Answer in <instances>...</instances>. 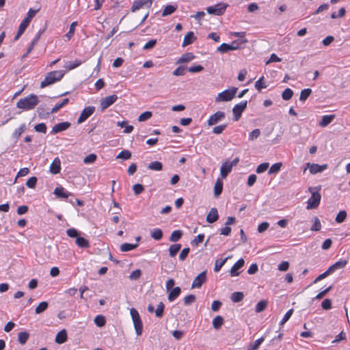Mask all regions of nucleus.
<instances>
[{
  "label": "nucleus",
  "instance_id": "1",
  "mask_svg": "<svg viewBox=\"0 0 350 350\" xmlns=\"http://www.w3.org/2000/svg\"><path fill=\"white\" fill-rule=\"evenodd\" d=\"M38 103V97L36 94H31L25 98H20L16 103V107L19 109L29 111L34 109Z\"/></svg>",
  "mask_w": 350,
  "mask_h": 350
},
{
  "label": "nucleus",
  "instance_id": "2",
  "mask_svg": "<svg viewBox=\"0 0 350 350\" xmlns=\"http://www.w3.org/2000/svg\"><path fill=\"white\" fill-rule=\"evenodd\" d=\"M64 74V70H54L48 72L45 76L44 79L41 82L40 88H44L60 81L63 78Z\"/></svg>",
  "mask_w": 350,
  "mask_h": 350
},
{
  "label": "nucleus",
  "instance_id": "3",
  "mask_svg": "<svg viewBox=\"0 0 350 350\" xmlns=\"http://www.w3.org/2000/svg\"><path fill=\"white\" fill-rule=\"evenodd\" d=\"M320 189L321 187H309L308 190L311 193V196L307 202L306 208L308 210L317 208L319 206L321 199Z\"/></svg>",
  "mask_w": 350,
  "mask_h": 350
},
{
  "label": "nucleus",
  "instance_id": "4",
  "mask_svg": "<svg viewBox=\"0 0 350 350\" xmlns=\"http://www.w3.org/2000/svg\"><path fill=\"white\" fill-rule=\"evenodd\" d=\"M37 12V10H35L32 8L29 10L27 16L22 21L19 25L17 33L14 38V41H16L20 38L27 27L29 26L31 18L36 15Z\"/></svg>",
  "mask_w": 350,
  "mask_h": 350
},
{
  "label": "nucleus",
  "instance_id": "5",
  "mask_svg": "<svg viewBox=\"0 0 350 350\" xmlns=\"http://www.w3.org/2000/svg\"><path fill=\"white\" fill-rule=\"evenodd\" d=\"M130 314L133 323L135 333L141 336L143 332V323L138 311L134 308L130 309Z\"/></svg>",
  "mask_w": 350,
  "mask_h": 350
},
{
  "label": "nucleus",
  "instance_id": "6",
  "mask_svg": "<svg viewBox=\"0 0 350 350\" xmlns=\"http://www.w3.org/2000/svg\"><path fill=\"white\" fill-rule=\"evenodd\" d=\"M237 88L232 87L218 94L215 98V102L230 101L232 100L237 92Z\"/></svg>",
  "mask_w": 350,
  "mask_h": 350
},
{
  "label": "nucleus",
  "instance_id": "7",
  "mask_svg": "<svg viewBox=\"0 0 350 350\" xmlns=\"http://www.w3.org/2000/svg\"><path fill=\"white\" fill-rule=\"evenodd\" d=\"M228 7V5L226 3L219 2L214 6H209L206 8V12L209 14L221 16L224 14Z\"/></svg>",
  "mask_w": 350,
  "mask_h": 350
},
{
  "label": "nucleus",
  "instance_id": "8",
  "mask_svg": "<svg viewBox=\"0 0 350 350\" xmlns=\"http://www.w3.org/2000/svg\"><path fill=\"white\" fill-rule=\"evenodd\" d=\"M247 100L242 101L239 104H237L232 108L233 120L238 121L241 116L242 113L247 108Z\"/></svg>",
  "mask_w": 350,
  "mask_h": 350
},
{
  "label": "nucleus",
  "instance_id": "9",
  "mask_svg": "<svg viewBox=\"0 0 350 350\" xmlns=\"http://www.w3.org/2000/svg\"><path fill=\"white\" fill-rule=\"evenodd\" d=\"M118 100V96L116 94H112L100 100V106L101 111L105 110L107 108L113 105Z\"/></svg>",
  "mask_w": 350,
  "mask_h": 350
},
{
  "label": "nucleus",
  "instance_id": "10",
  "mask_svg": "<svg viewBox=\"0 0 350 350\" xmlns=\"http://www.w3.org/2000/svg\"><path fill=\"white\" fill-rule=\"evenodd\" d=\"M95 111V107L93 106L85 107L79 116L77 123L81 124L85 122L90 116L93 114Z\"/></svg>",
  "mask_w": 350,
  "mask_h": 350
},
{
  "label": "nucleus",
  "instance_id": "11",
  "mask_svg": "<svg viewBox=\"0 0 350 350\" xmlns=\"http://www.w3.org/2000/svg\"><path fill=\"white\" fill-rule=\"evenodd\" d=\"M206 280V271H203L194 278L191 284V288H200Z\"/></svg>",
  "mask_w": 350,
  "mask_h": 350
},
{
  "label": "nucleus",
  "instance_id": "12",
  "mask_svg": "<svg viewBox=\"0 0 350 350\" xmlns=\"http://www.w3.org/2000/svg\"><path fill=\"white\" fill-rule=\"evenodd\" d=\"M154 0H137L134 1L131 10V12H135L143 7L149 8L151 7Z\"/></svg>",
  "mask_w": 350,
  "mask_h": 350
},
{
  "label": "nucleus",
  "instance_id": "13",
  "mask_svg": "<svg viewBox=\"0 0 350 350\" xmlns=\"http://www.w3.org/2000/svg\"><path fill=\"white\" fill-rule=\"evenodd\" d=\"M225 118V113L223 111H218L212 116L208 120V124L212 126L216 124L219 121Z\"/></svg>",
  "mask_w": 350,
  "mask_h": 350
},
{
  "label": "nucleus",
  "instance_id": "14",
  "mask_svg": "<svg viewBox=\"0 0 350 350\" xmlns=\"http://www.w3.org/2000/svg\"><path fill=\"white\" fill-rule=\"evenodd\" d=\"M70 126L71 124L69 122H59L53 126L51 133V134L53 135L57 134L58 133L67 130L68 128L70 127Z\"/></svg>",
  "mask_w": 350,
  "mask_h": 350
},
{
  "label": "nucleus",
  "instance_id": "15",
  "mask_svg": "<svg viewBox=\"0 0 350 350\" xmlns=\"http://www.w3.org/2000/svg\"><path fill=\"white\" fill-rule=\"evenodd\" d=\"M245 260L243 258L239 259L237 262L234 264V265L231 267L229 271L231 276H238L240 273L238 271L239 269L242 268L244 266Z\"/></svg>",
  "mask_w": 350,
  "mask_h": 350
},
{
  "label": "nucleus",
  "instance_id": "16",
  "mask_svg": "<svg viewBox=\"0 0 350 350\" xmlns=\"http://www.w3.org/2000/svg\"><path fill=\"white\" fill-rule=\"evenodd\" d=\"M306 165L309 168L310 172L312 174L321 172L327 167V165L326 164L319 165L316 163L311 164L310 163H307Z\"/></svg>",
  "mask_w": 350,
  "mask_h": 350
},
{
  "label": "nucleus",
  "instance_id": "17",
  "mask_svg": "<svg viewBox=\"0 0 350 350\" xmlns=\"http://www.w3.org/2000/svg\"><path fill=\"white\" fill-rule=\"evenodd\" d=\"M219 219V214L216 208H212L206 217V220L209 224H213Z\"/></svg>",
  "mask_w": 350,
  "mask_h": 350
},
{
  "label": "nucleus",
  "instance_id": "18",
  "mask_svg": "<svg viewBox=\"0 0 350 350\" xmlns=\"http://www.w3.org/2000/svg\"><path fill=\"white\" fill-rule=\"evenodd\" d=\"M347 264V261L346 260H340L336 262L334 264L331 265L327 270L330 273H334L335 271L338 269H340L344 268Z\"/></svg>",
  "mask_w": 350,
  "mask_h": 350
},
{
  "label": "nucleus",
  "instance_id": "19",
  "mask_svg": "<svg viewBox=\"0 0 350 350\" xmlns=\"http://www.w3.org/2000/svg\"><path fill=\"white\" fill-rule=\"evenodd\" d=\"M68 339L67 332L65 329L60 330L56 335L55 341L57 344H63Z\"/></svg>",
  "mask_w": 350,
  "mask_h": 350
},
{
  "label": "nucleus",
  "instance_id": "20",
  "mask_svg": "<svg viewBox=\"0 0 350 350\" xmlns=\"http://www.w3.org/2000/svg\"><path fill=\"white\" fill-rule=\"evenodd\" d=\"M53 193L59 198H67L72 195L71 193L66 191L62 187H56Z\"/></svg>",
  "mask_w": 350,
  "mask_h": 350
},
{
  "label": "nucleus",
  "instance_id": "21",
  "mask_svg": "<svg viewBox=\"0 0 350 350\" xmlns=\"http://www.w3.org/2000/svg\"><path fill=\"white\" fill-rule=\"evenodd\" d=\"M181 288L179 286L174 287L170 289V293H168L167 299L170 301H173L175 300L180 294Z\"/></svg>",
  "mask_w": 350,
  "mask_h": 350
},
{
  "label": "nucleus",
  "instance_id": "22",
  "mask_svg": "<svg viewBox=\"0 0 350 350\" xmlns=\"http://www.w3.org/2000/svg\"><path fill=\"white\" fill-rule=\"evenodd\" d=\"M232 165L228 164V161L224 162L220 168V174L223 178H225L228 174L232 171Z\"/></svg>",
  "mask_w": 350,
  "mask_h": 350
},
{
  "label": "nucleus",
  "instance_id": "23",
  "mask_svg": "<svg viewBox=\"0 0 350 350\" xmlns=\"http://www.w3.org/2000/svg\"><path fill=\"white\" fill-rule=\"evenodd\" d=\"M60 160L58 158H55L50 166V172L53 174H57L60 172Z\"/></svg>",
  "mask_w": 350,
  "mask_h": 350
},
{
  "label": "nucleus",
  "instance_id": "24",
  "mask_svg": "<svg viewBox=\"0 0 350 350\" xmlns=\"http://www.w3.org/2000/svg\"><path fill=\"white\" fill-rule=\"evenodd\" d=\"M223 191V182L220 178H217L214 186V196L218 198Z\"/></svg>",
  "mask_w": 350,
  "mask_h": 350
},
{
  "label": "nucleus",
  "instance_id": "25",
  "mask_svg": "<svg viewBox=\"0 0 350 350\" xmlns=\"http://www.w3.org/2000/svg\"><path fill=\"white\" fill-rule=\"evenodd\" d=\"M335 118V115H325L323 116L321 118V122H319V126L321 127H325L328 124H329Z\"/></svg>",
  "mask_w": 350,
  "mask_h": 350
},
{
  "label": "nucleus",
  "instance_id": "26",
  "mask_svg": "<svg viewBox=\"0 0 350 350\" xmlns=\"http://www.w3.org/2000/svg\"><path fill=\"white\" fill-rule=\"evenodd\" d=\"M196 40V37L193 31H189L185 36L183 46L185 47L189 44L193 43V42Z\"/></svg>",
  "mask_w": 350,
  "mask_h": 350
},
{
  "label": "nucleus",
  "instance_id": "27",
  "mask_svg": "<svg viewBox=\"0 0 350 350\" xmlns=\"http://www.w3.org/2000/svg\"><path fill=\"white\" fill-rule=\"evenodd\" d=\"M195 58V55L192 53H187L183 55L177 61L176 64L187 63Z\"/></svg>",
  "mask_w": 350,
  "mask_h": 350
},
{
  "label": "nucleus",
  "instance_id": "28",
  "mask_svg": "<svg viewBox=\"0 0 350 350\" xmlns=\"http://www.w3.org/2000/svg\"><path fill=\"white\" fill-rule=\"evenodd\" d=\"M69 102L68 98H64L62 103H60L58 105H56L50 111L46 112V116H49L51 113H55L57 112L61 108H62L64 106H65Z\"/></svg>",
  "mask_w": 350,
  "mask_h": 350
},
{
  "label": "nucleus",
  "instance_id": "29",
  "mask_svg": "<svg viewBox=\"0 0 350 350\" xmlns=\"http://www.w3.org/2000/svg\"><path fill=\"white\" fill-rule=\"evenodd\" d=\"M75 242L77 245L81 248H88L90 246L89 241L86 239L80 236L77 237Z\"/></svg>",
  "mask_w": 350,
  "mask_h": 350
},
{
  "label": "nucleus",
  "instance_id": "30",
  "mask_svg": "<svg viewBox=\"0 0 350 350\" xmlns=\"http://www.w3.org/2000/svg\"><path fill=\"white\" fill-rule=\"evenodd\" d=\"M176 9H177L176 5H166L162 12V16L165 17V16H167L168 15L173 14L176 10Z\"/></svg>",
  "mask_w": 350,
  "mask_h": 350
},
{
  "label": "nucleus",
  "instance_id": "31",
  "mask_svg": "<svg viewBox=\"0 0 350 350\" xmlns=\"http://www.w3.org/2000/svg\"><path fill=\"white\" fill-rule=\"evenodd\" d=\"M235 46H230V44L222 43L217 49V51L221 53H227L230 51H233Z\"/></svg>",
  "mask_w": 350,
  "mask_h": 350
},
{
  "label": "nucleus",
  "instance_id": "32",
  "mask_svg": "<svg viewBox=\"0 0 350 350\" xmlns=\"http://www.w3.org/2000/svg\"><path fill=\"white\" fill-rule=\"evenodd\" d=\"M138 247V243H125L120 245V250L122 252H129Z\"/></svg>",
  "mask_w": 350,
  "mask_h": 350
},
{
  "label": "nucleus",
  "instance_id": "33",
  "mask_svg": "<svg viewBox=\"0 0 350 350\" xmlns=\"http://www.w3.org/2000/svg\"><path fill=\"white\" fill-rule=\"evenodd\" d=\"M148 168L154 171H161L163 170V164L160 161H153L149 163Z\"/></svg>",
  "mask_w": 350,
  "mask_h": 350
},
{
  "label": "nucleus",
  "instance_id": "34",
  "mask_svg": "<svg viewBox=\"0 0 350 350\" xmlns=\"http://www.w3.org/2000/svg\"><path fill=\"white\" fill-rule=\"evenodd\" d=\"M152 239L159 241L163 238V231L159 228H154L150 233Z\"/></svg>",
  "mask_w": 350,
  "mask_h": 350
},
{
  "label": "nucleus",
  "instance_id": "35",
  "mask_svg": "<svg viewBox=\"0 0 350 350\" xmlns=\"http://www.w3.org/2000/svg\"><path fill=\"white\" fill-rule=\"evenodd\" d=\"M181 248L180 244H173L169 247V254L171 257H174Z\"/></svg>",
  "mask_w": 350,
  "mask_h": 350
},
{
  "label": "nucleus",
  "instance_id": "36",
  "mask_svg": "<svg viewBox=\"0 0 350 350\" xmlns=\"http://www.w3.org/2000/svg\"><path fill=\"white\" fill-rule=\"evenodd\" d=\"M224 318L221 316H217L213 320V326L215 329H219L224 323Z\"/></svg>",
  "mask_w": 350,
  "mask_h": 350
},
{
  "label": "nucleus",
  "instance_id": "37",
  "mask_svg": "<svg viewBox=\"0 0 350 350\" xmlns=\"http://www.w3.org/2000/svg\"><path fill=\"white\" fill-rule=\"evenodd\" d=\"M183 232L180 230H174L171 234L169 240L172 242H176L180 239Z\"/></svg>",
  "mask_w": 350,
  "mask_h": 350
},
{
  "label": "nucleus",
  "instance_id": "38",
  "mask_svg": "<svg viewBox=\"0 0 350 350\" xmlns=\"http://www.w3.org/2000/svg\"><path fill=\"white\" fill-rule=\"evenodd\" d=\"M312 94V90L310 88H306L301 91L299 100L301 102L306 101L308 98Z\"/></svg>",
  "mask_w": 350,
  "mask_h": 350
},
{
  "label": "nucleus",
  "instance_id": "39",
  "mask_svg": "<svg viewBox=\"0 0 350 350\" xmlns=\"http://www.w3.org/2000/svg\"><path fill=\"white\" fill-rule=\"evenodd\" d=\"M49 306V304L47 301H42L40 302L38 306L35 309V313L36 314H41L43 312H44Z\"/></svg>",
  "mask_w": 350,
  "mask_h": 350
},
{
  "label": "nucleus",
  "instance_id": "40",
  "mask_svg": "<svg viewBox=\"0 0 350 350\" xmlns=\"http://www.w3.org/2000/svg\"><path fill=\"white\" fill-rule=\"evenodd\" d=\"M29 337V334L27 332H21L18 333V340L21 345H25Z\"/></svg>",
  "mask_w": 350,
  "mask_h": 350
},
{
  "label": "nucleus",
  "instance_id": "41",
  "mask_svg": "<svg viewBox=\"0 0 350 350\" xmlns=\"http://www.w3.org/2000/svg\"><path fill=\"white\" fill-rule=\"evenodd\" d=\"M26 129V126L25 124H22L19 128L16 129L12 133V137L14 139H18L22 133L25 131Z\"/></svg>",
  "mask_w": 350,
  "mask_h": 350
},
{
  "label": "nucleus",
  "instance_id": "42",
  "mask_svg": "<svg viewBox=\"0 0 350 350\" xmlns=\"http://www.w3.org/2000/svg\"><path fill=\"white\" fill-rule=\"evenodd\" d=\"M282 166V164L280 162L274 163L269 168L268 174H273L278 173L280 172V170H281Z\"/></svg>",
  "mask_w": 350,
  "mask_h": 350
},
{
  "label": "nucleus",
  "instance_id": "43",
  "mask_svg": "<svg viewBox=\"0 0 350 350\" xmlns=\"http://www.w3.org/2000/svg\"><path fill=\"white\" fill-rule=\"evenodd\" d=\"M230 258V256H228L224 259L217 260L215 263L214 271L218 272L221 269V268L223 267V265L226 263L227 260Z\"/></svg>",
  "mask_w": 350,
  "mask_h": 350
},
{
  "label": "nucleus",
  "instance_id": "44",
  "mask_svg": "<svg viewBox=\"0 0 350 350\" xmlns=\"http://www.w3.org/2000/svg\"><path fill=\"white\" fill-rule=\"evenodd\" d=\"M244 295L242 292H234L231 295V299L234 303L240 302L243 300Z\"/></svg>",
  "mask_w": 350,
  "mask_h": 350
},
{
  "label": "nucleus",
  "instance_id": "45",
  "mask_svg": "<svg viewBox=\"0 0 350 350\" xmlns=\"http://www.w3.org/2000/svg\"><path fill=\"white\" fill-rule=\"evenodd\" d=\"M164 309H165V305L163 302H160L157 309L154 310L155 316L158 318H161L163 316L164 313Z\"/></svg>",
  "mask_w": 350,
  "mask_h": 350
},
{
  "label": "nucleus",
  "instance_id": "46",
  "mask_svg": "<svg viewBox=\"0 0 350 350\" xmlns=\"http://www.w3.org/2000/svg\"><path fill=\"white\" fill-rule=\"evenodd\" d=\"M267 306V300H261L256 304L255 311L258 313L261 312L265 310Z\"/></svg>",
  "mask_w": 350,
  "mask_h": 350
},
{
  "label": "nucleus",
  "instance_id": "47",
  "mask_svg": "<svg viewBox=\"0 0 350 350\" xmlns=\"http://www.w3.org/2000/svg\"><path fill=\"white\" fill-rule=\"evenodd\" d=\"M131 157V152L128 150H122L116 157V159H122L124 160L129 159Z\"/></svg>",
  "mask_w": 350,
  "mask_h": 350
},
{
  "label": "nucleus",
  "instance_id": "48",
  "mask_svg": "<svg viewBox=\"0 0 350 350\" xmlns=\"http://www.w3.org/2000/svg\"><path fill=\"white\" fill-rule=\"evenodd\" d=\"M94 323L99 327H102L105 325V318L103 315H97L94 318Z\"/></svg>",
  "mask_w": 350,
  "mask_h": 350
},
{
  "label": "nucleus",
  "instance_id": "49",
  "mask_svg": "<svg viewBox=\"0 0 350 350\" xmlns=\"http://www.w3.org/2000/svg\"><path fill=\"white\" fill-rule=\"evenodd\" d=\"M347 212L345 211H340L337 214L335 221L338 223H342L347 218Z\"/></svg>",
  "mask_w": 350,
  "mask_h": 350
},
{
  "label": "nucleus",
  "instance_id": "50",
  "mask_svg": "<svg viewBox=\"0 0 350 350\" xmlns=\"http://www.w3.org/2000/svg\"><path fill=\"white\" fill-rule=\"evenodd\" d=\"M293 95V90L290 88H286L282 94V97L284 100H289L292 98Z\"/></svg>",
  "mask_w": 350,
  "mask_h": 350
},
{
  "label": "nucleus",
  "instance_id": "51",
  "mask_svg": "<svg viewBox=\"0 0 350 350\" xmlns=\"http://www.w3.org/2000/svg\"><path fill=\"white\" fill-rule=\"evenodd\" d=\"M265 340V337H261L254 341V343L250 345V348L247 350H256L258 349L260 344Z\"/></svg>",
  "mask_w": 350,
  "mask_h": 350
},
{
  "label": "nucleus",
  "instance_id": "52",
  "mask_svg": "<svg viewBox=\"0 0 350 350\" xmlns=\"http://www.w3.org/2000/svg\"><path fill=\"white\" fill-rule=\"evenodd\" d=\"M144 189H145L144 187L142 184H139V183L135 184L133 186V191L135 195H136V196L141 194L144 191Z\"/></svg>",
  "mask_w": 350,
  "mask_h": 350
},
{
  "label": "nucleus",
  "instance_id": "53",
  "mask_svg": "<svg viewBox=\"0 0 350 350\" xmlns=\"http://www.w3.org/2000/svg\"><path fill=\"white\" fill-rule=\"evenodd\" d=\"M96 158H97L96 154L92 153V154H90L89 155L86 156L83 159V162L86 164L93 163L96 161Z\"/></svg>",
  "mask_w": 350,
  "mask_h": 350
},
{
  "label": "nucleus",
  "instance_id": "54",
  "mask_svg": "<svg viewBox=\"0 0 350 350\" xmlns=\"http://www.w3.org/2000/svg\"><path fill=\"white\" fill-rule=\"evenodd\" d=\"M152 113L151 111H145L139 115V116L138 117V121L139 122L146 121V120H148L149 118H150L152 117Z\"/></svg>",
  "mask_w": 350,
  "mask_h": 350
},
{
  "label": "nucleus",
  "instance_id": "55",
  "mask_svg": "<svg viewBox=\"0 0 350 350\" xmlns=\"http://www.w3.org/2000/svg\"><path fill=\"white\" fill-rule=\"evenodd\" d=\"M46 125L44 123H39L34 126V130L38 133H46Z\"/></svg>",
  "mask_w": 350,
  "mask_h": 350
},
{
  "label": "nucleus",
  "instance_id": "56",
  "mask_svg": "<svg viewBox=\"0 0 350 350\" xmlns=\"http://www.w3.org/2000/svg\"><path fill=\"white\" fill-rule=\"evenodd\" d=\"M81 64V61L80 60H78V59H76L75 60V62H68L66 64V68L70 70H72L77 67H78L79 66H80Z\"/></svg>",
  "mask_w": 350,
  "mask_h": 350
},
{
  "label": "nucleus",
  "instance_id": "57",
  "mask_svg": "<svg viewBox=\"0 0 350 350\" xmlns=\"http://www.w3.org/2000/svg\"><path fill=\"white\" fill-rule=\"evenodd\" d=\"M321 228V224L320 222V220L318 219V217H314V224L311 227L310 230L312 231H319Z\"/></svg>",
  "mask_w": 350,
  "mask_h": 350
},
{
  "label": "nucleus",
  "instance_id": "58",
  "mask_svg": "<svg viewBox=\"0 0 350 350\" xmlns=\"http://www.w3.org/2000/svg\"><path fill=\"white\" fill-rule=\"evenodd\" d=\"M260 135V131L258 129L253 130L249 134V140L254 141Z\"/></svg>",
  "mask_w": 350,
  "mask_h": 350
},
{
  "label": "nucleus",
  "instance_id": "59",
  "mask_svg": "<svg viewBox=\"0 0 350 350\" xmlns=\"http://www.w3.org/2000/svg\"><path fill=\"white\" fill-rule=\"evenodd\" d=\"M196 297L194 295L191 294V295H187L184 298V304L185 306H189L196 301Z\"/></svg>",
  "mask_w": 350,
  "mask_h": 350
},
{
  "label": "nucleus",
  "instance_id": "60",
  "mask_svg": "<svg viewBox=\"0 0 350 350\" xmlns=\"http://www.w3.org/2000/svg\"><path fill=\"white\" fill-rule=\"evenodd\" d=\"M269 163H262L260 164L256 170V173L261 174L265 172L269 168Z\"/></svg>",
  "mask_w": 350,
  "mask_h": 350
},
{
  "label": "nucleus",
  "instance_id": "61",
  "mask_svg": "<svg viewBox=\"0 0 350 350\" xmlns=\"http://www.w3.org/2000/svg\"><path fill=\"white\" fill-rule=\"evenodd\" d=\"M37 180L38 179L36 176L29 178L26 182L27 187L31 189H33L36 185Z\"/></svg>",
  "mask_w": 350,
  "mask_h": 350
},
{
  "label": "nucleus",
  "instance_id": "62",
  "mask_svg": "<svg viewBox=\"0 0 350 350\" xmlns=\"http://www.w3.org/2000/svg\"><path fill=\"white\" fill-rule=\"evenodd\" d=\"M263 79L264 77H262L255 83V88L258 92H260L262 88H265L267 87V85L263 83Z\"/></svg>",
  "mask_w": 350,
  "mask_h": 350
},
{
  "label": "nucleus",
  "instance_id": "63",
  "mask_svg": "<svg viewBox=\"0 0 350 350\" xmlns=\"http://www.w3.org/2000/svg\"><path fill=\"white\" fill-rule=\"evenodd\" d=\"M77 25V22H73L70 25L69 31L66 34V36L68 38V40H70L71 38V37L73 36Z\"/></svg>",
  "mask_w": 350,
  "mask_h": 350
},
{
  "label": "nucleus",
  "instance_id": "64",
  "mask_svg": "<svg viewBox=\"0 0 350 350\" xmlns=\"http://www.w3.org/2000/svg\"><path fill=\"white\" fill-rule=\"evenodd\" d=\"M227 127V124L216 126L213 129V133L215 134L221 133Z\"/></svg>",
  "mask_w": 350,
  "mask_h": 350
}]
</instances>
